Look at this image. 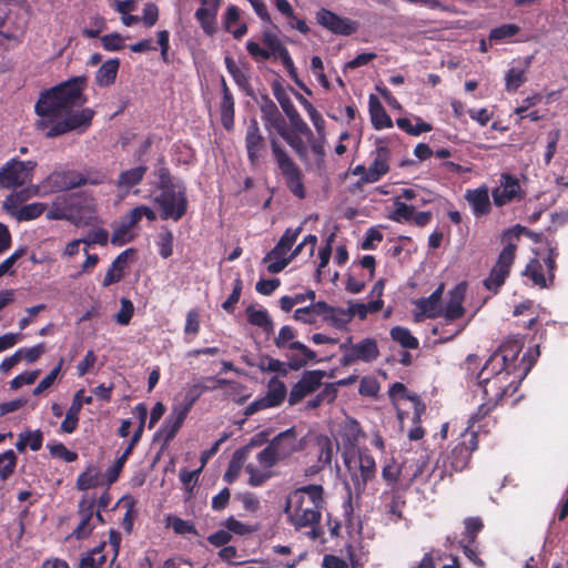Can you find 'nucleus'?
<instances>
[{"label": "nucleus", "mask_w": 568, "mask_h": 568, "mask_svg": "<svg viewBox=\"0 0 568 568\" xmlns=\"http://www.w3.org/2000/svg\"><path fill=\"white\" fill-rule=\"evenodd\" d=\"M84 87L85 79L75 77L41 92L34 111L40 116L37 128L45 131L47 138H57L74 130L83 132L91 125L94 111L82 108L87 103Z\"/></svg>", "instance_id": "obj_1"}, {"label": "nucleus", "mask_w": 568, "mask_h": 568, "mask_svg": "<svg viewBox=\"0 0 568 568\" xmlns=\"http://www.w3.org/2000/svg\"><path fill=\"white\" fill-rule=\"evenodd\" d=\"M324 488L321 485H306L292 491L287 498L284 513L288 523L296 529L310 528L306 536L311 540L324 542L321 526L322 510L325 505Z\"/></svg>", "instance_id": "obj_2"}, {"label": "nucleus", "mask_w": 568, "mask_h": 568, "mask_svg": "<svg viewBox=\"0 0 568 568\" xmlns=\"http://www.w3.org/2000/svg\"><path fill=\"white\" fill-rule=\"evenodd\" d=\"M479 386L483 389L484 403L478 407L477 413L469 418L470 427H475L476 423L485 418L504 397L514 393L513 383L503 376H481L478 375Z\"/></svg>", "instance_id": "obj_3"}, {"label": "nucleus", "mask_w": 568, "mask_h": 568, "mask_svg": "<svg viewBox=\"0 0 568 568\" xmlns=\"http://www.w3.org/2000/svg\"><path fill=\"white\" fill-rule=\"evenodd\" d=\"M270 146L275 163L285 180V184L290 192L300 200L306 197V190L303 182V172L282 146L280 141L270 138Z\"/></svg>", "instance_id": "obj_4"}, {"label": "nucleus", "mask_w": 568, "mask_h": 568, "mask_svg": "<svg viewBox=\"0 0 568 568\" xmlns=\"http://www.w3.org/2000/svg\"><path fill=\"white\" fill-rule=\"evenodd\" d=\"M510 239L516 240L517 234L511 235L510 232H507L505 235H500V242L504 244V248L500 251L489 275L484 280V286L495 294H497L505 284L516 258L515 246L509 242Z\"/></svg>", "instance_id": "obj_5"}, {"label": "nucleus", "mask_w": 568, "mask_h": 568, "mask_svg": "<svg viewBox=\"0 0 568 568\" xmlns=\"http://www.w3.org/2000/svg\"><path fill=\"white\" fill-rule=\"evenodd\" d=\"M296 336V332L288 325L282 326L278 335L274 338V344L277 348H288L291 351H297L298 355H290L287 366L292 371H298L304 367L308 362L316 359V353L307 347L305 344L293 341Z\"/></svg>", "instance_id": "obj_6"}, {"label": "nucleus", "mask_w": 568, "mask_h": 568, "mask_svg": "<svg viewBox=\"0 0 568 568\" xmlns=\"http://www.w3.org/2000/svg\"><path fill=\"white\" fill-rule=\"evenodd\" d=\"M339 351L343 353L339 359L343 367L351 366L356 362L372 363L379 356L377 341L373 337H366L357 343H353V336H348L339 345Z\"/></svg>", "instance_id": "obj_7"}, {"label": "nucleus", "mask_w": 568, "mask_h": 568, "mask_svg": "<svg viewBox=\"0 0 568 568\" xmlns=\"http://www.w3.org/2000/svg\"><path fill=\"white\" fill-rule=\"evenodd\" d=\"M520 346L514 342L501 345L486 361L479 375L481 376H503L508 378L514 367V362L518 357Z\"/></svg>", "instance_id": "obj_8"}, {"label": "nucleus", "mask_w": 568, "mask_h": 568, "mask_svg": "<svg viewBox=\"0 0 568 568\" xmlns=\"http://www.w3.org/2000/svg\"><path fill=\"white\" fill-rule=\"evenodd\" d=\"M478 448V433L470 427L468 420V427L460 436V440L453 447L446 457V467L450 471L464 470L470 462L471 454Z\"/></svg>", "instance_id": "obj_9"}, {"label": "nucleus", "mask_w": 568, "mask_h": 568, "mask_svg": "<svg viewBox=\"0 0 568 568\" xmlns=\"http://www.w3.org/2000/svg\"><path fill=\"white\" fill-rule=\"evenodd\" d=\"M161 209L162 220L180 221L187 211V196L186 189L184 185H178L176 189L161 191L159 195L154 197Z\"/></svg>", "instance_id": "obj_10"}, {"label": "nucleus", "mask_w": 568, "mask_h": 568, "mask_svg": "<svg viewBox=\"0 0 568 568\" xmlns=\"http://www.w3.org/2000/svg\"><path fill=\"white\" fill-rule=\"evenodd\" d=\"M37 166L36 161H21L11 159L0 169V189H16L23 186Z\"/></svg>", "instance_id": "obj_11"}, {"label": "nucleus", "mask_w": 568, "mask_h": 568, "mask_svg": "<svg viewBox=\"0 0 568 568\" xmlns=\"http://www.w3.org/2000/svg\"><path fill=\"white\" fill-rule=\"evenodd\" d=\"M79 171L58 169L52 171L38 186L37 194L65 192L80 187Z\"/></svg>", "instance_id": "obj_12"}, {"label": "nucleus", "mask_w": 568, "mask_h": 568, "mask_svg": "<svg viewBox=\"0 0 568 568\" xmlns=\"http://www.w3.org/2000/svg\"><path fill=\"white\" fill-rule=\"evenodd\" d=\"M245 149L251 166H258L267 153L266 140L256 119H251L245 132Z\"/></svg>", "instance_id": "obj_13"}, {"label": "nucleus", "mask_w": 568, "mask_h": 568, "mask_svg": "<svg viewBox=\"0 0 568 568\" xmlns=\"http://www.w3.org/2000/svg\"><path fill=\"white\" fill-rule=\"evenodd\" d=\"M262 41L267 49L262 48L257 42L252 40L246 42L248 54L257 62L268 60L272 55H274V58H281L288 52L277 34L270 30L262 32Z\"/></svg>", "instance_id": "obj_14"}, {"label": "nucleus", "mask_w": 568, "mask_h": 568, "mask_svg": "<svg viewBox=\"0 0 568 568\" xmlns=\"http://www.w3.org/2000/svg\"><path fill=\"white\" fill-rule=\"evenodd\" d=\"M326 372L322 369L305 371L301 378L292 386L288 394V405L301 403L306 396L313 394L322 386Z\"/></svg>", "instance_id": "obj_15"}, {"label": "nucleus", "mask_w": 568, "mask_h": 568, "mask_svg": "<svg viewBox=\"0 0 568 568\" xmlns=\"http://www.w3.org/2000/svg\"><path fill=\"white\" fill-rule=\"evenodd\" d=\"M493 203L497 207L507 205L514 201H520L525 196L519 180L510 174L503 173L500 175L499 185L491 191Z\"/></svg>", "instance_id": "obj_16"}, {"label": "nucleus", "mask_w": 568, "mask_h": 568, "mask_svg": "<svg viewBox=\"0 0 568 568\" xmlns=\"http://www.w3.org/2000/svg\"><path fill=\"white\" fill-rule=\"evenodd\" d=\"M81 196L78 193L58 195L51 202L47 212V219L53 221L70 220L80 212Z\"/></svg>", "instance_id": "obj_17"}, {"label": "nucleus", "mask_w": 568, "mask_h": 568, "mask_svg": "<svg viewBox=\"0 0 568 568\" xmlns=\"http://www.w3.org/2000/svg\"><path fill=\"white\" fill-rule=\"evenodd\" d=\"M316 21L320 26L334 34L351 36L358 29V23L348 18H343L335 12L322 8L316 12Z\"/></svg>", "instance_id": "obj_18"}, {"label": "nucleus", "mask_w": 568, "mask_h": 568, "mask_svg": "<svg viewBox=\"0 0 568 568\" xmlns=\"http://www.w3.org/2000/svg\"><path fill=\"white\" fill-rule=\"evenodd\" d=\"M257 104L261 111V119L267 131L274 129L278 133L287 125L277 105L267 94H262L257 100Z\"/></svg>", "instance_id": "obj_19"}, {"label": "nucleus", "mask_w": 568, "mask_h": 568, "mask_svg": "<svg viewBox=\"0 0 568 568\" xmlns=\"http://www.w3.org/2000/svg\"><path fill=\"white\" fill-rule=\"evenodd\" d=\"M390 151L386 145H377L373 163L362 178V183L378 182L389 171Z\"/></svg>", "instance_id": "obj_20"}, {"label": "nucleus", "mask_w": 568, "mask_h": 568, "mask_svg": "<svg viewBox=\"0 0 568 568\" xmlns=\"http://www.w3.org/2000/svg\"><path fill=\"white\" fill-rule=\"evenodd\" d=\"M464 197L469 204L475 217H483L490 213L491 202L487 185L484 184L477 189L466 190Z\"/></svg>", "instance_id": "obj_21"}, {"label": "nucleus", "mask_w": 568, "mask_h": 568, "mask_svg": "<svg viewBox=\"0 0 568 568\" xmlns=\"http://www.w3.org/2000/svg\"><path fill=\"white\" fill-rule=\"evenodd\" d=\"M318 307L322 310V321L327 325L341 331L348 329V324L353 321L351 311L332 306L324 301H320Z\"/></svg>", "instance_id": "obj_22"}, {"label": "nucleus", "mask_w": 568, "mask_h": 568, "mask_svg": "<svg viewBox=\"0 0 568 568\" xmlns=\"http://www.w3.org/2000/svg\"><path fill=\"white\" fill-rule=\"evenodd\" d=\"M221 0H201V7L195 11V19L203 32L213 36L216 32V16Z\"/></svg>", "instance_id": "obj_23"}, {"label": "nucleus", "mask_w": 568, "mask_h": 568, "mask_svg": "<svg viewBox=\"0 0 568 568\" xmlns=\"http://www.w3.org/2000/svg\"><path fill=\"white\" fill-rule=\"evenodd\" d=\"M281 460L286 459L300 449L295 427H291L277 434L270 443Z\"/></svg>", "instance_id": "obj_24"}, {"label": "nucleus", "mask_w": 568, "mask_h": 568, "mask_svg": "<svg viewBox=\"0 0 568 568\" xmlns=\"http://www.w3.org/2000/svg\"><path fill=\"white\" fill-rule=\"evenodd\" d=\"M466 286V283L462 282L449 291V300L442 312L446 321L453 322L464 316L463 302L465 300Z\"/></svg>", "instance_id": "obj_25"}, {"label": "nucleus", "mask_w": 568, "mask_h": 568, "mask_svg": "<svg viewBox=\"0 0 568 568\" xmlns=\"http://www.w3.org/2000/svg\"><path fill=\"white\" fill-rule=\"evenodd\" d=\"M408 484L405 487H393L385 489L381 499L386 511L397 519L403 518V508L406 505L405 493Z\"/></svg>", "instance_id": "obj_26"}, {"label": "nucleus", "mask_w": 568, "mask_h": 568, "mask_svg": "<svg viewBox=\"0 0 568 568\" xmlns=\"http://www.w3.org/2000/svg\"><path fill=\"white\" fill-rule=\"evenodd\" d=\"M134 254L133 248H126L121 252L109 266L103 281L102 286L109 287L112 284L119 283L122 281L125 274V268L128 266L130 257Z\"/></svg>", "instance_id": "obj_27"}, {"label": "nucleus", "mask_w": 568, "mask_h": 568, "mask_svg": "<svg viewBox=\"0 0 568 568\" xmlns=\"http://www.w3.org/2000/svg\"><path fill=\"white\" fill-rule=\"evenodd\" d=\"M221 123L226 131H232L235 119V102L226 81L222 78V99L220 103Z\"/></svg>", "instance_id": "obj_28"}, {"label": "nucleus", "mask_w": 568, "mask_h": 568, "mask_svg": "<svg viewBox=\"0 0 568 568\" xmlns=\"http://www.w3.org/2000/svg\"><path fill=\"white\" fill-rule=\"evenodd\" d=\"M302 230V226H298L296 229H286L277 244L266 254L264 261L272 260L274 262L278 261L280 258L286 257L285 255L296 242Z\"/></svg>", "instance_id": "obj_29"}, {"label": "nucleus", "mask_w": 568, "mask_h": 568, "mask_svg": "<svg viewBox=\"0 0 568 568\" xmlns=\"http://www.w3.org/2000/svg\"><path fill=\"white\" fill-rule=\"evenodd\" d=\"M148 166L144 164L124 170L119 174L115 181V185L120 191H123L124 194H128L131 189L139 185L143 181Z\"/></svg>", "instance_id": "obj_30"}, {"label": "nucleus", "mask_w": 568, "mask_h": 568, "mask_svg": "<svg viewBox=\"0 0 568 568\" xmlns=\"http://www.w3.org/2000/svg\"><path fill=\"white\" fill-rule=\"evenodd\" d=\"M186 417L187 414L173 406L171 414L168 416L158 432L159 436L164 440V443L168 444L174 439Z\"/></svg>", "instance_id": "obj_31"}, {"label": "nucleus", "mask_w": 568, "mask_h": 568, "mask_svg": "<svg viewBox=\"0 0 568 568\" xmlns=\"http://www.w3.org/2000/svg\"><path fill=\"white\" fill-rule=\"evenodd\" d=\"M444 292V284L442 283L428 297L418 298L415 304L420 312L428 318H436L442 316L443 308L440 301Z\"/></svg>", "instance_id": "obj_32"}, {"label": "nucleus", "mask_w": 568, "mask_h": 568, "mask_svg": "<svg viewBox=\"0 0 568 568\" xmlns=\"http://www.w3.org/2000/svg\"><path fill=\"white\" fill-rule=\"evenodd\" d=\"M368 111L371 121L376 130L388 129L393 126V121L387 114L383 104L375 94H371L368 98Z\"/></svg>", "instance_id": "obj_33"}, {"label": "nucleus", "mask_w": 568, "mask_h": 568, "mask_svg": "<svg viewBox=\"0 0 568 568\" xmlns=\"http://www.w3.org/2000/svg\"><path fill=\"white\" fill-rule=\"evenodd\" d=\"M358 467L361 478H356L354 481L355 488H365L367 483L371 481L376 475V463L374 457L367 452H359L358 454Z\"/></svg>", "instance_id": "obj_34"}, {"label": "nucleus", "mask_w": 568, "mask_h": 568, "mask_svg": "<svg viewBox=\"0 0 568 568\" xmlns=\"http://www.w3.org/2000/svg\"><path fill=\"white\" fill-rule=\"evenodd\" d=\"M283 112L287 116L291 123V128L295 131L300 132L303 135H312V130L307 125V123L303 120L298 111L296 110L294 103L291 98L282 99L280 103Z\"/></svg>", "instance_id": "obj_35"}, {"label": "nucleus", "mask_w": 568, "mask_h": 568, "mask_svg": "<svg viewBox=\"0 0 568 568\" xmlns=\"http://www.w3.org/2000/svg\"><path fill=\"white\" fill-rule=\"evenodd\" d=\"M296 153L300 160L305 161L308 156V148L306 143L303 141L300 132L295 131L291 128V130L287 129V125L277 133Z\"/></svg>", "instance_id": "obj_36"}, {"label": "nucleus", "mask_w": 568, "mask_h": 568, "mask_svg": "<svg viewBox=\"0 0 568 568\" xmlns=\"http://www.w3.org/2000/svg\"><path fill=\"white\" fill-rule=\"evenodd\" d=\"M287 390L284 382L277 377H272L267 384V392L262 398L268 408L277 407L284 402Z\"/></svg>", "instance_id": "obj_37"}, {"label": "nucleus", "mask_w": 568, "mask_h": 568, "mask_svg": "<svg viewBox=\"0 0 568 568\" xmlns=\"http://www.w3.org/2000/svg\"><path fill=\"white\" fill-rule=\"evenodd\" d=\"M224 63L227 72L233 78L236 85L243 90L246 94L251 95L253 93V88L250 82V75L243 71L234 61V59L230 55L224 58Z\"/></svg>", "instance_id": "obj_38"}, {"label": "nucleus", "mask_w": 568, "mask_h": 568, "mask_svg": "<svg viewBox=\"0 0 568 568\" xmlns=\"http://www.w3.org/2000/svg\"><path fill=\"white\" fill-rule=\"evenodd\" d=\"M120 67L118 58L109 59L98 69L95 73V83L99 87H110L114 83Z\"/></svg>", "instance_id": "obj_39"}, {"label": "nucleus", "mask_w": 568, "mask_h": 568, "mask_svg": "<svg viewBox=\"0 0 568 568\" xmlns=\"http://www.w3.org/2000/svg\"><path fill=\"white\" fill-rule=\"evenodd\" d=\"M102 479L103 476L98 467L89 465L85 470L78 476L75 487L78 490L87 491L101 486Z\"/></svg>", "instance_id": "obj_40"}, {"label": "nucleus", "mask_w": 568, "mask_h": 568, "mask_svg": "<svg viewBox=\"0 0 568 568\" xmlns=\"http://www.w3.org/2000/svg\"><path fill=\"white\" fill-rule=\"evenodd\" d=\"M247 459V447L236 449L229 463L227 469L224 473L223 480L227 484L234 483Z\"/></svg>", "instance_id": "obj_41"}, {"label": "nucleus", "mask_w": 568, "mask_h": 568, "mask_svg": "<svg viewBox=\"0 0 568 568\" xmlns=\"http://www.w3.org/2000/svg\"><path fill=\"white\" fill-rule=\"evenodd\" d=\"M250 366H256L261 372H274L277 373L282 377H286L288 371L287 363L281 362L280 359L273 358L268 355H261L256 363L246 362Z\"/></svg>", "instance_id": "obj_42"}, {"label": "nucleus", "mask_w": 568, "mask_h": 568, "mask_svg": "<svg viewBox=\"0 0 568 568\" xmlns=\"http://www.w3.org/2000/svg\"><path fill=\"white\" fill-rule=\"evenodd\" d=\"M247 322L251 325L261 327L266 334H272L274 323L266 310H256L253 305L246 308Z\"/></svg>", "instance_id": "obj_43"}, {"label": "nucleus", "mask_w": 568, "mask_h": 568, "mask_svg": "<svg viewBox=\"0 0 568 568\" xmlns=\"http://www.w3.org/2000/svg\"><path fill=\"white\" fill-rule=\"evenodd\" d=\"M405 465H399L394 458L387 460L382 468V478L388 488L404 487L400 484V476Z\"/></svg>", "instance_id": "obj_44"}, {"label": "nucleus", "mask_w": 568, "mask_h": 568, "mask_svg": "<svg viewBox=\"0 0 568 568\" xmlns=\"http://www.w3.org/2000/svg\"><path fill=\"white\" fill-rule=\"evenodd\" d=\"M105 548V541L85 552L80 561L78 568H102L106 561V557L103 554Z\"/></svg>", "instance_id": "obj_45"}, {"label": "nucleus", "mask_w": 568, "mask_h": 568, "mask_svg": "<svg viewBox=\"0 0 568 568\" xmlns=\"http://www.w3.org/2000/svg\"><path fill=\"white\" fill-rule=\"evenodd\" d=\"M209 389H211V387H207L202 383H196L192 385L185 390L183 400L174 405V407L179 408L180 410L189 415L196 400L202 396L204 392Z\"/></svg>", "instance_id": "obj_46"}, {"label": "nucleus", "mask_w": 568, "mask_h": 568, "mask_svg": "<svg viewBox=\"0 0 568 568\" xmlns=\"http://www.w3.org/2000/svg\"><path fill=\"white\" fill-rule=\"evenodd\" d=\"M393 341L398 343L405 349H417L419 341L415 337L407 327L394 326L389 331Z\"/></svg>", "instance_id": "obj_47"}, {"label": "nucleus", "mask_w": 568, "mask_h": 568, "mask_svg": "<svg viewBox=\"0 0 568 568\" xmlns=\"http://www.w3.org/2000/svg\"><path fill=\"white\" fill-rule=\"evenodd\" d=\"M523 275L530 278L532 283L540 288L549 287L551 285L549 284L548 277L544 275V267L538 258H531L529 261L523 272Z\"/></svg>", "instance_id": "obj_48"}, {"label": "nucleus", "mask_w": 568, "mask_h": 568, "mask_svg": "<svg viewBox=\"0 0 568 568\" xmlns=\"http://www.w3.org/2000/svg\"><path fill=\"white\" fill-rule=\"evenodd\" d=\"M79 181L80 187L85 185L98 186L108 182V174L103 169L89 166L79 172Z\"/></svg>", "instance_id": "obj_49"}, {"label": "nucleus", "mask_w": 568, "mask_h": 568, "mask_svg": "<svg viewBox=\"0 0 568 568\" xmlns=\"http://www.w3.org/2000/svg\"><path fill=\"white\" fill-rule=\"evenodd\" d=\"M245 471L248 474L247 484L252 487L263 486L268 479L274 476L273 470L264 466H256L252 463L245 466Z\"/></svg>", "instance_id": "obj_50"}, {"label": "nucleus", "mask_w": 568, "mask_h": 568, "mask_svg": "<svg viewBox=\"0 0 568 568\" xmlns=\"http://www.w3.org/2000/svg\"><path fill=\"white\" fill-rule=\"evenodd\" d=\"M320 301L311 303L307 306L298 307L294 311L293 318L303 324H315L317 318H322V310L318 307Z\"/></svg>", "instance_id": "obj_51"}, {"label": "nucleus", "mask_w": 568, "mask_h": 568, "mask_svg": "<svg viewBox=\"0 0 568 568\" xmlns=\"http://www.w3.org/2000/svg\"><path fill=\"white\" fill-rule=\"evenodd\" d=\"M337 395V388L335 384L328 383L324 388L317 393L312 399L306 403L307 409H315L322 406L324 403H333Z\"/></svg>", "instance_id": "obj_52"}, {"label": "nucleus", "mask_w": 568, "mask_h": 568, "mask_svg": "<svg viewBox=\"0 0 568 568\" xmlns=\"http://www.w3.org/2000/svg\"><path fill=\"white\" fill-rule=\"evenodd\" d=\"M317 445L320 447L318 463L321 468L331 466L334 453L338 449V444H334L327 436H321L317 439Z\"/></svg>", "instance_id": "obj_53"}, {"label": "nucleus", "mask_w": 568, "mask_h": 568, "mask_svg": "<svg viewBox=\"0 0 568 568\" xmlns=\"http://www.w3.org/2000/svg\"><path fill=\"white\" fill-rule=\"evenodd\" d=\"M414 212L415 209L413 205H408L405 202L399 201V197H395L394 210L388 214V219L397 223L410 222Z\"/></svg>", "instance_id": "obj_54"}, {"label": "nucleus", "mask_w": 568, "mask_h": 568, "mask_svg": "<svg viewBox=\"0 0 568 568\" xmlns=\"http://www.w3.org/2000/svg\"><path fill=\"white\" fill-rule=\"evenodd\" d=\"M519 32L520 28L516 23H505L493 28L488 34V39L490 42H503L517 36Z\"/></svg>", "instance_id": "obj_55"}, {"label": "nucleus", "mask_w": 568, "mask_h": 568, "mask_svg": "<svg viewBox=\"0 0 568 568\" xmlns=\"http://www.w3.org/2000/svg\"><path fill=\"white\" fill-rule=\"evenodd\" d=\"M464 538L460 541L476 544L478 534L484 529V521L480 517H467L464 519Z\"/></svg>", "instance_id": "obj_56"}, {"label": "nucleus", "mask_w": 568, "mask_h": 568, "mask_svg": "<svg viewBox=\"0 0 568 568\" xmlns=\"http://www.w3.org/2000/svg\"><path fill=\"white\" fill-rule=\"evenodd\" d=\"M17 462V455L12 449L0 454V480L4 481L13 475Z\"/></svg>", "instance_id": "obj_57"}, {"label": "nucleus", "mask_w": 568, "mask_h": 568, "mask_svg": "<svg viewBox=\"0 0 568 568\" xmlns=\"http://www.w3.org/2000/svg\"><path fill=\"white\" fill-rule=\"evenodd\" d=\"M47 209V204L41 202L22 205L19 211H17V220L19 222L36 220L41 216Z\"/></svg>", "instance_id": "obj_58"}, {"label": "nucleus", "mask_w": 568, "mask_h": 568, "mask_svg": "<svg viewBox=\"0 0 568 568\" xmlns=\"http://www.w3.org/2000/svg\"><path fill=\"white\" fill-rule=\"evenodd\" d=\"M526 81V69L510 68L505 77L506 91L516 92Z\"/></svg>", "instance_id": "obj_59"}, {"label": "nucleus", "mask_w": 568, "mask_h": 568, "mask_svg": "<svg viewBox=\"0 0 568 568\" xmlns=\"http://www.w3.org/2000/svg\"><path fill=\"white\" fill-rule=\"evenodd\" d=\"M308 143H310V149L312 151V153L316 156V165L318 168H322L323 164H324V159H325V155H326V152H325V135H320L318 139H315L314 136V133L312 132V135H304Z\"/></svg>", "instance_id": "obj_60"}, {"label": "nucleus", "mask_w": 568, "mask_h": 568, "mask_svg": "<svg viewBox=\"0 0 568 568\" xmlns=\"http://www.w3.org/2000/svg\"><path fill=\"white\" fill-rule=\"evenodd\" d=\"M27 199V191L12 193L6 197V200L2 203V207L7 213L17 219V211H19V209L21 207L19 206V204L24 202Z\"/></svg>", "instance_id": "obj_61"}, {"label": "nucleus", "mask_w": 568, "mask_h": 568, "mask_svg": "<svg viewBox=\"0 0 568 568\" xmlns=\"http://www.w3.org/2000/svg\"><path fill=\"white\" fill-rule=\"evenodd\" d=\"M173 241L174 236L170 230L161 232L158 235L156 245L159 247V254L163 258H169L173 254Z\"/></svg>", "instance_id": "obj_62"}, {"label": "nucleus", "mask_w": 568, "mask_h": 568, "mask_svg": "<svg viewBox=\"0 0 568 568\" xmlns=\"http://www.w3.org/2000/svg\"><path fill=\"white\" fill-rule=\"evenodd\" d=\"M243 290V281L240 275L233 282V290L226 301L222 303V308L227 313H233L235 310V305L240 301L241 294Z\"/></svg>", "instance_id": "obj_63"}, {"label": "nucleus", "mask_w": 568, "mask_h": 568, "mask_svg": "<svg viewBox=\"0 0 568 568\" xmlns=\"http://www.w3.org/2000/svg\"><path fill=\"white\" fill-rule=\"evenodd\" d=\"M168 521H169V526L173 529V531L176 535H186V534H192L195 536L199 535L194 524L189 520H184L180 517L173 516V517H169Z\"/></svg>", "instance_id": "obj_64"}]
</instances>
